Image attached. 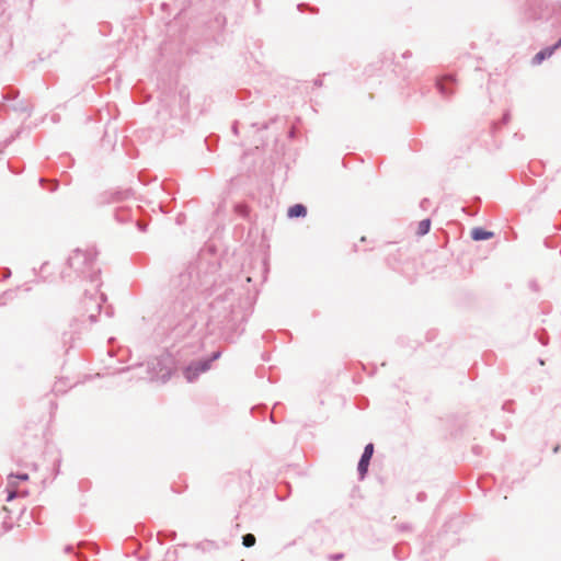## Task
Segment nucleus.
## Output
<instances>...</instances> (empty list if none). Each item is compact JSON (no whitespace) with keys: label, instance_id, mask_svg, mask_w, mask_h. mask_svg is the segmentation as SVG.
<instances>
[{"label":"nucleus","instance_id":"obj_1","mask_svg":"<svg viewBox=\"0 0 561 561\" xmlns=\"http://www.w3.org/2000/svg\"><path fill=\"white\" fill-rule=\"evenodd\" d=\"M209 368L208 362H198L196 364L190 365L184 369V376L187 381L192 382L195 378L201 374L206 371Z\"/></svg>","mask_w":561,"mask_h":561},{"label":"nucleus","instance_id":"obj_2","mask_svg":"<svg viewBox=\"0 0 561 561\" xmlns=\"http://www.w3.org/2000/svg\"><path fill=\"white\" fill-rule=\"evenodd\" d=\"M28 474L20 473V474H9L8 477V501H11L16 495V486L19 481H27Z\"/></svg>","mask_w":561,"mask_h":561},{"label":"nucleus","instance_id":"obj_3","mask_svg":"<svg viewBox=\"0 0 561 561\" xmlns=\"http://www.w3.org/2000/svg\"><path fill=\"white\" fill-rule=\"evenodd\" d=\"M373 454H374V445L373 444L366 445L364 454L358 463V471H359L360 478H364V476L366 474Z\"/></svg>","mask_w":561,"mask_h":561},{"label":"nucleus","instance_id":"obj_4","mask_svg":"<svg viewBox=\"0 0 561 561\" xmlns=\"http://www.w3.org/2000/svg\"><path fill=\"white\" fill-rule=\"evenodd\" d=\"M560 46H561V38L559 39V42L553 47L545 48V49L540 50L538 54H536L534 59H533V62L536 64V65L541 64L546 58L552 56L554 50L557 48H559Z\"/></svg>","mask_w":561,"mask_h":561},{"label":"nucleus","instance_id":"obj_5","mask_svg":"<svg viewBox=\"0 0 561 561\" xmlns=\"http://www.w3.org/2000/svg\"><path fill=\"white\" fill-rule=\"evenodd\" d=\"M287 215L290 218L305 217L307 215V208L301 204H296L288 208Z\"/></svg>","mask_w":561,"mask_h":561},{"label":"nucleus","instance_id":"obj_6","mask_svg":"<svg viewBox=\"0 0 561 561\" xmlns=\"http://www.w3.org/2000/svg\"><path fill=\"white\" fill-rule=\"evenodd\" d=\"M471 237L476 241L488 240L493 237V232L484 230L482 228H474L471 231Z\"/></svg>","mask_w":561,"mask_h":561},{"label":"nucleus","instance_id":"obj_7","mask_svg":"<svg viewBox=\"0 0 561 561\" xmlns=\"http://www.w3.org/2000/svg\"><path fill=\"white\" fill-rule=\"evenodd\" d=\"M430 228H431L430 219H424V220L420 221L419 226H417V234H420V236L426 234L430 231Z\"/></svg>","mask_w":561,"mask_h":561},{"label":"nucleus","instance_id":"obj_8","mask_svg":"<svg viewBox=\"0 0 561 561\" xmlns=\"http://www.w3.org/2000/svg\"><path fill=\"white\" fill-rule=\"evenodd\" d=\"M255 542H256V539H255L254 535H252V534H247L242 537V543L247 548L253 547L255 545Z\"/></svg>","mask_w":561,"mask_h":561},{"label":"nucleus","instance_id":"obj_9","mask_svg":"<svg viewBox=\"0 0 561 561\" xmlns=\"http://www.w3.org/2000/svg\"><path fill=\"white\" fill-rule=\"evenodd\" d=\"M446 80H453L451 77H445L440 80L437 81V88L439 89V91L443 93V94H446L448 93L447 90H446V85H444V81Z\"/></svg>","mask_w":561,"mask_h":561}]
</instances>
